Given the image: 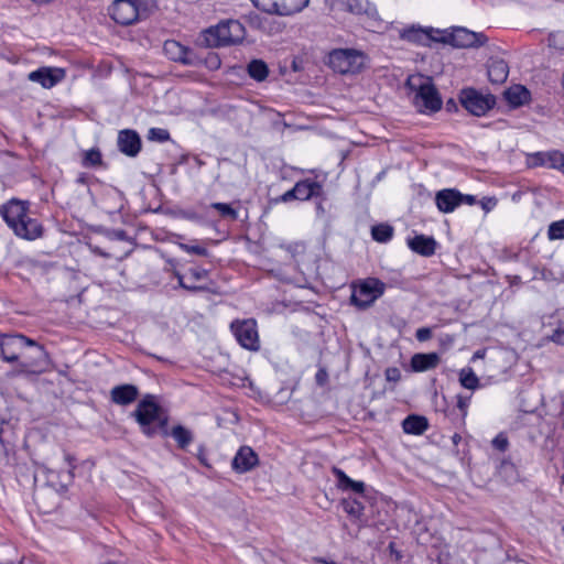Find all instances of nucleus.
Wrapping results in <instances>:
<instances>
[{
	"mask_svg": "<svg viewBox=\"0 0 564 564\" xmlns=\"http://www.w3.org/2000/svg\"><path fill=\"white\" fill-rule=\"evenodd\" d=\"M25 347H34L35 356L33 361L21 362L19 365L21 372L34 371V368L44 364L47 354L44 348L21 334H0V357L6 362H15L19 360L21 350Z\"/></svg>",
	"mask_w": 564,
	"mask_h": 564,
	"instance_id": "f257e3e1",
	"label": "nucleus"
},
{
	"mask_svg": "<svg viewBox=\"0 0 564 564\" xmlns=\"http://www.w3.org/2000/svg\"><path fill=\"white\" fill-rule=\"evenodd\" d=\"M1 215L14 234L26 240H34L42 236L43 229L37 220L28 214V205L18 199H11L3 205Z\"/></svg>",
	"mask_w": 564,
	"mask_h": 564,
	"instance_id": "f03ea898",
	"label": "nucleus"
},
{
	"mask_svg": "<svg viewBox=\"0 0 564 564\" xmlns=\"http://www.w3.org/2000/svg\"><path fill=\"white\" fill-rule=\"evenodd\" d=\"M1 215L14 234L26 240H34L42 236L43 229L37 220L28 214V205L18 199H11L3 205Z\"/></svg>",
	"mask_w": 564,
	"mask_h": 564,
	"instance_id": "7ed1b4c3",
	"label": "nucleus"
},
{
	"mask_svg": "<svg viewBox=\"0 0 564 564\" xmlns=\"http://www.w3.org/2000/svg\"><path fill=\"white\" fill-rule=\"evenodd\" d=\"M408 86L414 93L413 104L420 112H435L442 107V99L431 78L421 75L410 76Z\"/></svg>",
	"mask_w": 564,
	"mask_h": 564,
	"instance_id": "20e7f679",
	"label": "nucleus"
},
{
	"mask_svg": "<svg viewBox=\"0 0 564 564\" xmlns=\"http://www.w3.org/2000/svg\"><path fill=\"white\" fill-rule=\"evenodd\" d=\"M245 37V28L237 20L220 22L204 32V42L207 46L217 47L237 44Z\"/></svg>",
	"mask_w": 564,
	"mask_h": 564,
	"instance_id": "39448f33",
	"label": "nucleus"
},
{
	"mask_svg": "<svg viewBox=\"0 0 564 564\" xmlns=\"http://www.w3.org/2000/svg\"><path fill=\"white\" fill-rule=\"evenodd\" d=\"M365 57L361 52L351 48L334 50L328 55V66L339 74H356L364 67Z\"/></svg>",
	"mask_w": 564,
	"mask_h": 564,
	"instance_id": "423d86ee",
	"label": "nucleus"
},
{
	"mask_svg": "<svg viewBox=\"0 0 564 564\" xmlns=\"http://www.w3.org/2000/svg\"><path fill=\"white\" fill-rule=\"evenodd\" d=\"M133 415L141 425L142 432L148 436H153L156 432L151 424L158 422L161 426L166 425V419H162V409L155 402L152 395H147L137 406Z\"/></svg>",
	"mask_w": 564,
	"mask_h": 564,
	"instance_id": "0eeeda50",
	"label": "nucleus"
},
{
	"mask_svg": "<svg viewBox=\"0 0 564 564\" xmlns=\"http://www.w3.org/2000/svg\"><path fill=\"white\" fill-rule=\"evenodd\" d=\"M258 9L276 15H292L302 11L308 0H251Z\"/></svg>",
	"mask_w": 564,
	"mask_h": 564,
	"instance_id": "6e6552de",
	"label": "nucleus"
},
{
	"mask_svg": "<svg viewBox=\"0 0 564 564\" xmlns=\"http://www.w3.org/2000/svg\"><path fill=\"white\" fill-rule=\"evenodd\" d=\"M384 292V284L377 279H368L355 289L351 302L360 308H367Z\"/></svg>",
	"mask_w": 564,
	"mask_h": 564,
	"instance_id": "1a4fd4ad",
	"label": "nucleus"
},
{
	"mask_svg": "<svg viewBox=\"0 0 564 564\" xmlns=\"http://www.w3.org/2000/svg\"><path fill=\"white\" fill-rule=\"evenodd\" d=\"M463 107L474 116H484L495 105L492 96H484L473 88L464 89L460 93Z\"/></svg>",
	"mask_w": 564,
	"mask_h": 564,
	"instance_id": "9d476101",
	"label": "nucleus"
},
{
	"mask_svg": "<svg viewBox=\"0 0 564 564\" xmlns=\"http://www.w3.org/2000/svg\"><path fill=\"white\" fill-rule=\"evenodd\" d=\"M231 330L238 343L246 349H259V336L254 319L236 321L231 323Z\"/></svg>",
	"mask_w": 564,
	"mask_h": 564,
	"instance_id": "9b49d317",
	"label": "nucleus"
},
{
	"mask_svg": "<svg viewBox=\"0 0 564 564\" xmlns=\"http://www.w3.org/2000/svg\"><path fill=\"white\" fill-rule=\"evenodd\" d=\"M66 76V72L61 67L43 66L28 75V79L40 84L43 88L50 89L61 83Z\"/></svg>",
	"mask_w": 564,
	"mask_h": 564,
	"instance_id": "f8f14e48",
	"label": "nucleus"
},
{
	"mask_svg": "<svg viewBox=\"0 0 564 564\" xmlns=\"http://www.w3.org/2000/svg\"><path fill=\"white\" fill-rule=\"evenodd\" d=\"M109 15L117 22L128 25L138 20V10L133 0H115L108 9Z\"/></svg>",
	"mask_w": 564,
	"mask_h": 564,
	"instance_id": "ddd939ff",
	"label": "nucleus"
},
{
	"mask_svg": "<svg viewBox=\"0 0 564 564\" xmlns=\"http://www.w3.org/2000/svg\"><path fill=\"white\" fill-rule=\"evenodd\" d=\"M448 42L456 47H479L487 42L482 33H476L465 28H455L449 34Z\"/></svg>",
	"mask_w": 564,
	"mask_h": 564,
	"instance_id": "4468645a",
	"label": "nucleus"
},
{
	"mask_svg": "<svg viewBox=\"0 0 564 564\" xmlns=\"http://www.w3.org/2000/svg\"><path fill=\"white\" fill-rule=\"evenodd\" d=\"M258 465V455L249 446H242L235 455L231 466L237 473H247Z\"/></svg>",
	"mask_w": 564,
	"mask_h": 564,
	"instance_id": "2eb2a0df",
	"label": "nucleus"
},
{
	"mask_svg": "<svg viewBox=\"0 0 564 564\" xmlns=\"http://www.w3.org/2000/svg\"><path fill=\"white\" fill-rule=\"evenodd\" d=\"M118 148L128 156H135L141 150V140L133 130H122L118 135Z\"/></svg>",
	"mask_w": 564,
	"mask_h": 564,
	"instance_id": "dca6fc26",
	"label": "nucleus"
},
{
	"mask_svg": "<svg viewBox=\"0 0 564 564\" xmlns=\"http://www.w3.org/2000/svg\"><path fill=\"white\" fill-rule=\"evenodd\" d=\"M435 202L442 213H452L462 204V194L456 189H442L436 194Z\"/></svg>",
	"mask_w": 564,
	"mask_h": 564,
	"instance_id": "f3484780",
	"label": "nucleus"
},
{
	"mask_svg": "<svg viewBox=\"0 0 564 564\" xmlns=\"http://www.w3.org/2000/svg\"><path fill=\"white\" fill-rule=\"evenodd\" d=\"M139 390L133 384L116 386L110 391L111 401L119 405H128L137 400Z\"/></svg>",
	"mask_w": 564,
	"mask_h": 564,
	"instance_id": "a211bd4d",
	"label": "nucleus"
},
{
	"mask_svg": "<svg viewBox=\"0 0 564 564\" xmlns=\"http://www.w3.org/2000/svg\"><path fill=\"white\" fill-rule=\"evenodd\" d=\"M368 0H333L330 9L334 12H348L360 15L368 11Z\"/></svg>",
	"mask_w": 564,
	"mask_h": 564,
	"instance_id": "6ab92c4d",
	"label": "nucleus"
},
{
	"mask_svg": "<svg viewBox=\"0 0 564 564\" xmlns=\"http://www.w3.org/2000/svg\"><path fill=\"white\" fill-rule=\"evenodd\" d=\"M546 326L553 329L550 339L556 344H564V308L556 310L549 317Z\"/></svg>",
	"mask_w": 564,
	"mask_h": 564,
	"instance_id": "aec40b11",
	"label": "nucleus"
},
{
	"mask_svg": "<svg viewBox=\"0 0 564 564\" xmlns=\"http://www.w3.org/2000/svg\"><path fill=\"white\" fill-rule=\"evenodd\" d=\"M408 243L414 252L424 257H430L435 252L436 241L432 237L419 235L410 239Z\"/></svg>",
	"mask_w": 564,
	"mask_h": 564,
	"instance_id": "412c9836",
	"label": "nucleus"
},
{
	"mask_svg": "<svg viewBox=\"0 0 564 564\" xmlns=\"http://www.w3.org/2000/svg\"><path fill=\"white\" fill-rule=\"evenodd\" d=\"M440 358L437 354H415L411 359V366L414 371H426L437 366Z\"/></svg>",
	"mask_w": 564,
	"mask_h": 564,
	"instance_id": "4be33fe9",
	"label": "nucleus"
},
{
	"mask_svg": "<svg viewBox=\"0 0 564 564\" xmlns=\"http://www.w3.org/2000/svg\"><path fill=\"white\" fill-rule=\"evenodd\" d=\"M333 474L337 478V487L341 490H351L357 494H362L365 490V484L362 481H356L349 478L341 469L333 467Z\"/></svg>",
	"mask_w": 564,
	"mask_h": 564,
	"instance_id": "5701e85b",
	"label": "nucleus"
},
{
	"mask_svg": "<svg viewBox=\"0 0 564 564\" xmlns=\"http://www.w3.org/2000/svg\"><path fill=\"white\" fill-rule=\"evenodd\" d=\"M505 98L510 106L519 107L529 101L530 91L521 85H514L505 91Z\"/></svg>",
	"mask_w": 564,
	"mask_h": 564,
	"instance_id": "b1692460",
	"label": "nucleus"
},
{
	"mask_svg": "<svg viewBox=\"0 0 564 564\" xmlns=\"http://www.w3.org/2000/svg\"><path fill=\"white\" fill-rule=\"evenodd\" d=\"M293 188L296 199L301 200L310 199L312 196H317L322 192V185L311 181L297 182Z\"/></svg>",
	"mask_w": 564,
	"mask_h": 564,
	"instance_id": "393cba45",
	"label": "nucleus"
},
{
	"mask_svg": "<svg viewBox=\"0 0 564 564\" xmlns=\"http://www.w3.org/2000/svg\"><path fill=\"white\" fill-rule=\"evenodd\" d=\"M509 74L508 64L503 59H494L488 65V78L494 84L503 83Z\"/></svg>",
	"mask_w": 564,
	"mask_h": 564,
	"instance_id": "a878e982",
	"label": "nucleus"
},
{
	"mask_svg": "<svg viewBox=\"0 0 564 564\" xmlns=\"http://www.w3.org/2000/svg\"><path fill=\"white\" fill-rule=\"evenodd\" d=\"M401 37L408 42L420 45H429L432 41L431 31L414 26L404 30L401 33Z\"/></svg>",
	"mask_w": 564,
	"mask_h": 564,
	"instance_id": "bb28decb",
	"label": "nucleus"
},
{
	"mask_svg": "<svg viewBox=\"0 0 564 564\" xmlns=\"http://www.w3.org/2000/svg\"><path fill=\"white\" fill-rule=\"evenodd\" d=\"M403 431L408 434H423L427 427V420L419 415H410L402 423Z\"/></svg>",
	"mask_w": 564,
	"mask_h": 564,
	"instance_id": "cd10ccee",
	"label": "nucleus"
},
{
	"mask_svg": "<svg viewBox=\"0 0 564 564\" xmlns=\"http://www.w3.org/2000/svg\"><path fill=\"white\" fill-rule=\"evenodd\" d=\"M164 51L170 56V58H172L174 61H178L184 64L191 63V61L188 58V54H189L188 50L175 41H166L164 43Z\"/></svg>",
	"mask_w": 564,
	"mask_h": 564,
	"instance_id": "c85d7f7f",
	"label": "nucleus"
},
{
	"mask_svg": "<svg viewBox=\"0 0 564 564\" xmlns=\"http://www.w3.org/2000/svg\"><path fill=\"white\" fill-rule=\"evenodd\" d=\"M542 165L557 169L564 173V154L558 151L543 152L538 154Z\"/></svg>",
	"mask_w": 564,
	"mask_h": 564,
	"instance_id": "c756f323",
	"label": "nucleus"
},
{
	"mask_svg": "<svg viewBox=\"0 0 564 564\" xmlns=\"http://www.w3.org/2000/svg\"><path fill=\"white\" fill-rule=\"evenodd\" d=\"M171 435L182 449L186 448L193 441L192 432L182 425L174 426Z\"/></svg>",
	"mask_w": 564,
	"mask_h": 564,
	"instance_id": "7c9ffc66",
	"label": "nucleus"
},
{
	"mask_svg": "<svg viewBox=\"0 0 564 564\" xmlns=\"http://www.w3.org/2000/svg\"><path fill=\"white\" fill-rule=\"evenodd\" d=\"M248 73L253 79L264 80L269 74L267 64L263 61L254 59L248 65Z\"/></svg>",
	"mask_w": 564,
	"mask_h": 564,
	"instance_id": "2f4dec72",
	"label": "nucleus"
},
{
	"mask_svg": "<svg viewBox=\"0 0 564 564\" xmlns=\"http://www.w3.org/2000/svg\"><path fill=\"white\" fill-rule=\"evenodd\" d=\"M459 382L469 390H476L479 387V379L471 368H464L459 371Z\"/></svg>",
	"mask_w": 564,
	"mask_h": 564,
	"instance_id": "473e14b6",
	"label": "nucleus"
},
{
	"mask_svg": "<svg viewBox=\"0 0 564 564\" xmlns=\"http://www.w3.org/2000/svg\"><path fill=\"white\" fill-rule=\"evenodd\" d=\"M372 238L378 242H387L392 238L393 228L386 224L376 225L371 229Z\"/></svg>",
	"mask_w": 564,
	"mask_h": 564,
	"instance_id": "72a5a7b5",
	"label": "nucleus"
},
{
	"mask_svg": "<svg viewBox=\"0 0 564 564\" xmlns=\"http://www.w3.org/2000/svg\"><path fill=\"white\" fill-rule=\"evenodd\" d=\"M344 510L352 518L359 519L364 511V506L361 502L355 499H344L341 501Z\"/></svg>",
	"mask_w": 564,
	"mask_h": 564,
	"instance_id": "f704fd0d",
	"label": "nucleus"
},
{
	"mask_svg": "<svg viewBox=\"0 0 564 564\" xmlns=\"http://www.w3.org/2000/svg\"><path fill=\"white\" fill-rule=\"evenodd\" d=\"M133 2L138 10V19L140 17H147L156 8L155 0H133Z\"/></svg>",
	"mask_w": 564,
	"mask_h": 564,
	"instance_id": "c9c22d12",
	"label": "nucleus"
},
{
	"mask_svg": "<svg viewBox=\"0 0 564 564\" xmlns=\"http://www.w3.org/2000/svg\"><path fill=\"white\" fill-rule=\"evenodd\" d=\"M547 236L550 240L564 239V219L552 223L549 227Z\"/></svg>",
	"mask_w": 564,
	"mask_h": 564,
	"instance_id": "e433bc0d",
	"label": "nucleus"
},
{
	"mask_svg": "<svg viewBox=\"0 0 564 564\" xmlns=\"http://www.w3.org/2000/svg\"><path fill=\"white\" fill-rule=\"evenodd\" d=\"M210 207L218 210L219 214L225 218H230L235 220L238 216L237 212L230 205L225 203H213Z\"/></svg>",
	"mask_w": 564,
	"mask_h": 564,
	"instance_id": "4c0bfd02",
	"label": "nucleus"
},
{
	"mask_svg": "<svg viewBox=\"0 0 564 564\" xmlns=\"http://www.w3.org/2000/svg\"><path fill=\"white\" fill-rule=\"evenodd\" d=\"M83 164L85 166H97L101 164V154L98 150H89L85 152Z\"/></svg>",
	"mask_w": 564,
	"mask_h": 564,
	"instance_id": "58836bf2",
	"label": "nucleus"
},
{
	"mask_svg": "<svg viewBox=\"0 0 564 564\" xmlns=\"http://www.w3.org/2000/svg\"><path fill=\"white\" fill-rule=\"evenodd\" d=\"M149 140L164 142L170 139L167 130L161 128H151L148 133Z\"/></svg>",
	"mask_w": 564,
	"mask_h": 564,
	"instance_id": "ea45409f",
	"label": "nucleus"
},
{
	"mask_svg": "<svg viewBox=\"0 0 564 564\" xmlns=\"http://www.w3.org/2000/svg\"><path fill=\"white\" fill-rule=\"evenodd\" d=\"M65 460L68 463V466H69V469L67 470L66 474L63 475V479L61 480L59 482V487L62 489H64L67 485V482L72 481L73 479V469H74V466L72 464V460H70V456L69 455H66L65 456Z\"/></svg>",
	"mask_w": 564,
	"mask_h": 564,
	"instance_id": "a19ab883",
	"label": "nucleus"
},
{
	"mask_svg": "<svg viewBox=\"0 0 564 564\" xmlns=\"http://www.w3.org/2000/svg\"><path fill=\"white\" fill-rule=\"evenodd\" d=\"M181 248L188 253H195L198 256H207V249L204 247H200V246H189V245L182 243Z\"/></svg>",
	"mask_w": 564,
	"mask_h": 564,
	"instance_id": "79ce46f5",
	"label": "nucleus"
},
{
	"mask_svg": "<svg viewBox=\"0 0 564 564\" xmlns=\"http://www.w3.org/2000/svg\"><path fill=\"white\" fill-rule=\"evenodd\" d=\"M470 397L458 395L457 397V408L459 409L463 416L467 414V409L469 406Z\"/></svg>",
	"mask_w": 564,
	"mask_h": 564,
	"instance_id": "37998d69",
	"label": "nucleus"
},
{
	"mask_svg": "<svg viewBox=\"0 0 564 564\" xmlns=\"http://www.w3.org/2000/svg\"><path fill=\"white\" fill-rule=\"evenodd\" d=\"M386 378L388 381H399L401 378V372L398 368H388L386 370Z\"/></svg>",
	"mask_w": 564,
	"mask_h": 564,
	"instance_id": "c03bdc74",
	"label": "nucleus"
},
{
	"mask_svg": "<svg viewBox=\"0 0 564 564\" xmlns=\"http://www.w3.org/2000/svg\"><path fill=\"white\" fill-rule=\"evenodd\" d=\"M432 336V332L430 328L422 327L416 330V339L420 341H425L430 339Z\"/></svg>",
	"mask_w": 564,
	"mask_h": 564,
	"instance_id": "a18cd8bd",
	"label": "nucleus"
},
{
	"mask_svg": "<svg viewBox=\"0 0 564 564\" xmlns=\"http://www.w3.org/2000/svg\"><path fill=\"white\" fill-rule=\"evenodd\" d=\"M293 199H296V195L294 193V188L285 192L282 196H280V198L278 199L279 202H290V200H293Z\"/></svg>",
	"mask_w": 564,
	"mask_h": 564,
	"instance_id": "49530a36",
	"label": "nucleus"
},
{
	"mask_svg": "<svg viewBox=\"0 0 564 564\" xmlns=\"http://www.w3.org/2000/svg\"><path fill=\"white\" fill-rule=\"evenodd\" d=\"M178 284H180L181 288H183L185 290H188V291H192V292H196V291L202 289L199 286H191V285H188V283H184L182 276H178Z\"/></svg>",
	"mask_w": 564,
	"mask_h": 564,
	"instance_id": "de8ad7c7",
	"label": "nucleus"
},
{
	"mask_svg": "<svg viewBox=\"0 0 564 564\" xmlns=\"http://www.w3.org/2000/svg\"><path fill=\"white\" fill-rule=\"evenodd\" d=\"M326 378H327V372L325 370H319L317 373H316V381L319 386H323L326 381Z\"/></svg>",
	"mask_w": 564,
	"mask_h": 564,
	"instance_id": "09e8293b",
	"label": "nucleus"
},
{
	"mask_svg": "<svg viewBox=\"0 0 564 564\" xmlns=\"http://www.w3.org/2000/svg\"><path fill=\"white\" fill-rule=\"evenodd\" d=\"M191 274L195 280H202L206 276V271L191 270Z\"/></svg>",
	"mask_w": 564,
	"mask_h": 564,
	"instance_id": "8fccbe9b",
	"label": "nucleus"
},
{
	"mask_svg": "<svg viewBox=\"0 0 564 564\" xmlns=\"http://www.w3.org/2000/svg\"><path fill=\"white\" fill-rule=\"evenodd\" d=\"M475 197L471 195H463L462 194V204L473 205L475 203Z\"/></svg>",
	"mask_w": 564,
	"mask_h": 564,
	"instance_id": "3c124183",
	"label": "nucleus"
},
{
	"mask_svg": "<svg viewBox=\"0 0 564 564\" xmlns=\"http://www.w3.org/2000/svg\"><path fill=\"white\" fill-rule=\"evenodd\" d=\"M484 355H485L484 350H478V351L475 352L474 358H482Z\"/></svg>",
	"mask_w": 564,
	"mask_h": 564,
	"instance_id": "603ef678",
	"label": "nucleus"
},
{
	"mask_svg": "<svg viewBox=\"0 0 564 564\" xmlns=\"http://www.w3.org/2000/svg\"><path fill=\"white\" fill-rule=\"evenodd\" d=\"M54 475V471L52 470H48V481H51V485L53 487H56V484L53 481V479L51 478L52 476Z\"/></svg>",
	"mask_w": 564,
	"mask_h": 564,
	"instance_id": "864d4df0",
	"label": "nucleus"
},
{
	"mask_svg": "<svg viewBox=\"0 0 564 564\" xmlns=\"http://www.w3.org/2000/svg\"><path fill=\"white\" fill-rule=\"evenodd\" d=\"M195 162L198 166H202L204 164L203 161L198 158H195Z\"/></svg>",
	"mask_w": 564,
	"mask_h": 564,
	"instance_id": "5fc2aeb1",
	"label": "nucleus"
},
{
	"mask_svg": "<svg viewBox=\"0 0 564 564\" xmlns=\"http://www.w3.org/2000/svg\"><path fill=\"white\" fill-rule=\"evenodd\" d=\"M187 218H189V219H196L197 217H196V215H195V214H188V215H187Z\"/></svg>",
	"mask_w": 564,
	"mask_h": 564,
	"instance_id": "6e6d98bb",
	"label": "nucleus"
},
{
	"mask_svg": "<svg viewBox=\"0 0 564 564\" xmlns=\"http://www.w3.org/2000/svg\"><path fill=\"white\" fill-rule=\"evenodd\" d=\"M321 562H323L324 564H337V563H335V562H332V561H330V562H328V561H324V560H321Z\"/></svg>",
	"mask_w": 564,
	"mask_h": 564,
	"instance_id": "4d7b16f0",
	"label": "nucleus"
},
{
	"mask_svg": "<svg viewBox=\"0 0 564 564\" xmlns=\"http://www.w3.org/2000/svg\"><path fill=\"white\" fill-rule=\"evenodd\" d=\"M78 182H80V183H85V177H84V176H80V177L78 178Z\"/></svg>",
	"mask_w": 564,
	"mask_h": 564,
	"instance_id": "13d9d810",
	"label": "nucleus"
},
{
	"mask_svg": "<svg viewBox=\"0 0 564 564\" xmlns=\"http://www.w3.org/2000/svg\"><path fill=\"white\" fill-rule=\"evenodd\" d=\"M198 458L200 459V462H202L203 464H205V459H204V457H203L202 455H199V456H198Z\"/></svg>",
	"mask_w": 564,
	"mask_h": 564,
	"instance_id": "bf43d9fd",
	"label": "nucleus"
}]
</instances>
